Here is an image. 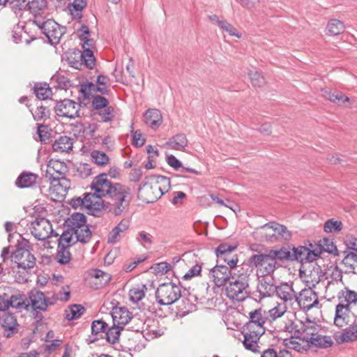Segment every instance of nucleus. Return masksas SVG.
<instances>
[{
    "mask_svg": "<svg viewBox=\"0 0 357 357\" xmlns=\"http://www.w3.org/2000/svg\"><path fill=\"white\" fill-rule=\"evenodd\" d=\"M93 192L83 197L84 208L89 215L99 216L103 209L114 216L126 213L132 200L131 188L121 183L113 182L105 174L95 176L91 183Z\"/></svg>",
    "mask_w": 357,
    "mask_h": 357,
    "instance_id": "f257e3e1",
    "label": "nucleus"
},
{
    "mask_svg": "<svg viewBox=\"0 0 357 357\" xmlns=\"http://www.w3.org/2000/svg\"><path fill=\"white\" fill-rule=\"evenodd\" d=\"M319 326L308 318L305 321L297 320L286 326L287 331L294 335L303 342L309 343L310 341L319 332Z\"/></svg>",
    "mask_w": 357,
    "mask_h": 357,
    "instance_id": "f03ea898",
    "label": "nucleus"
},
{
    "mask_svg": "<svg viewBox=\"0 0 357 357\" xmlns=\"http://www.w3.org/2000/svg\"><path fill=\"white\" fill-rule=\"evenodd\" d=\"M33 22L42 31L52 45L59 44L61 38L66 33L64 26H61L51 19L45 20V18H38L36 20H33Z\"/></svg>",
    "mask_w": 357,
    "mask_h": 357,
    "instance_id": "7ed1b4c3",
    "label": "nucleus"
},
{
    "mask_svg": "<svg viewBox=\"0 0 357 357\" xmlns=\"http://www.w3.org/2000/svg\"><path fill=\"white\" fill-rule=\"evenodd\" d=\"M248 261L250 265L257 268L263 275H272L275 271L279 268L278 262L274 259L268 250L265 253L254 254L251 255Z\"/></svg>",
    "mask_w": 357,
    "mask_h": 357,
    "instance_id": "20e7f679",
    "label": "nucleus"
},
{
    "mask_svg": "<svg viewBox=\"0 0 357 357\" xmlns=\"http://www.w3.org/2000/svg\"><path fill=\"white\" fill-rule=\"evenodd\" d=\"M265 333V327L247 322L242 328L244 339L243 344L245 348L254 353L259 352L258 342Z\"/></svg>",
    "mask_w": 357,
    "mask_h": 357,
    "instance_id": "39448f33",
    "label": "nucleus"
},
{
    "mask_svg": "<svg viewBox=\"0 0 357 357\" xmlns=\"http://www.w3.org/2000/svg\"><path fill=\"white\" fill-rule=\"evenodd\" d=\"M93 116H98L102 123L112 121L116 116L114 107L109 105V100L100 95H95L91 101Z\"/></svg>",
    "mask_w": 357,
    "mask_h": 357,
    "instance_id": "423d86ee",
    "label": "nucleus"
},
{
    "mask_svg": "<svg viewBox=\"0 0 357 357\" xmlns=\"http://www.w3.org/2000/svg\"><path fill=\"white\" fill-rule=\"evenodd\" d=\"M181 297V288L173 282L159 285L155 291V298L160 305H169Z\"/></svg>",
    "mask_w": 357,
    "mask_h": 357,
    "instance_id": "0eeeda50",
    "label": "nucleus"
},
{
    "mask_svg": "<svg viewBox=\"0 0 357 357\" xmlns=\"http://www.w3.org/2000/svg\"><path fill=\"white\" fill-rule=\"evenodd\" d=\"M291 261H297L301 264L313 262L320 257V251L314 248L313 243L307 245L295 247L291 245Z\"/></svg>",
    "mask_w": 357,
    "mask_h": 357,
    "instance_id": "6e6552de",
    "label": "nucleus"
},
{
    "mask_svg": "<svg viewBox=\"0 0 357 357\" xmlns=\"http://www.w3.org/2000/svg\"><path fill=\"white\" fill-rule=\"evenodd\" d=\"M236 249V246L227 243H220L215 248V253L217 257V264L228 265L230 268H236L238 258L237 255H233L232 252Z\"/></svg>",
    "mask_w": 357,
    "mask_h": 357,
    "instance_id": "1a4fd4ad",
    "label": "nucleus"
},
{
    "mask_svg": "<svg viewBox=\"0 0 357 357\" xmlns=\"http://www.w3.org/2000/svg\"><path fill=\"white\" fill-rule=\"evenodd\" d=\"M31 233L38 241H45L50 234L58 236L59 234L54 233L52 225L46 218H36L31 223Z\"/></svg>",
    "mask_w": 357,
    "mask_h": 357,
    "instance_id": "9d476101",
    "label": "nucleus"
},
{
    "mask_svg": "<svg viewBox=\"0 0 357 357\" xmlns=\"http://www.w3.org/2000/svg\"><path fill=\"white\" fill-rule=\"evenodd\" d=\"M160 190L159 185L143 182L137 188V198L147 204L154 203L163 195Z\"/></svg>",
    "mask_w": 357,
    "mask_h": 357,
    "instance_id": "9b49d317",
    "label": "nucleus"
},
{
    "mask_svg": "<svg viewBox=\"0 0 357 357\" xmlns=\"http://www.w3.org/2000/svg\"><path fill=\"white\" fill-rule=\"evenodd\" d=\"M80 105L70 99H64L56 101L54 112L60 117H66L70 119L79 116Z\"/></svg>",
    "mask_w": 357,
    "mask_h": 357,
    "instance_id": "f8f14e48",
    "label": "nucleus"
},
{
    "mask_svg": "<svg viewBox=\"0 0 357 357\" xmlns=\"http://www.w3.org/2000/svg\"><path fill=\"white\" fill-rule=\"evenodd\" d=\"M232 269L223 264H217L215 266L211 268L209 274L213 278L215 286L222 287L225 285L231 279Z\"/></svg>",
    "mask_w": 357,
    "mask_h": 357,
    "instance_id": "ddd939ff",
    "label": "nucleus"
},
{
    "mask_svg": "<svg viewBox=\"0 0 357 357\" xmlns=\"http://www.w3.org/2000/svg\"><path fill=\"white\" fill-rule=\"evenodd\" d=\"M248 286L243 285L238 280L231 279L226 287V293L230 299L243 301L248 296Z\"/></svg>",
    "mask_w": 357,
    "mask_h": 357,
    "instance_id": "4468645a",
    "label": "nucleus"
},
{
    "mask_svg": "<svg viewBox=\"0 0 357 357\" xmlns=\"http://www.w3.org/2000/svg\"><path fill=\"white\" fill-rule=\"evenodd\" d=\"M296 301L301 307L307 310L316 307L319 304L318 295L312 288L303 289L299 296L296 295Z\"/></svg>",
    "mask_w": 357,
    "mask_h": 357,
    "instance_id": "2eb2a0df",
    "label": "nucleus"
},
{
    "mask_svg": "<svg viewBox=\"0 0 357 357\" xmlns=\"http://www.w3.org/2000/svg\"><path fill=\"white\" fill-rule=\"evenodd\" d=\"M0 324L4 329L3 336L7 339L10 338L19 331V324L13 313L8 312L2 313Z\"/></svg>",
    "mask_w": 357,
    "mask_h": 357,
    "instance_id": "dca6fc26",
    "label": "nucleus"
},
{
    "mask_svg": "<svg viewBox=\"0 0 357 357\" xmlns=\"http://www.w3.org/2000/svg\"><path fill=\"white\" fill-rule=\"evenodd\" d=\"M68 167L65 162L59 160H50L47 164L45 176L52 181V184L56 180L66 176Z\"/></svg>",
    "mask_w": 357,
    "mask_h": 357,
    "instance_id": "f3484780",
    "label": "nucleus"
},
{
    "mask_svg": "<svg viewBox=\"0 0 357 357\" xmlns=\"http://www.w3.org/2000/svg\"><path fill=\"white\" fill-rule=\"evenodd\" d=\"M15 250L11 255L12 261L17 265V267H26L33 268L36 266V258L31 252Z\"/></svg>",
    "mask_w": 357,
    "mask_h": 357,
    "instance_id": "a211bd4d",
    "label": "nucleus"
},
{
    "mask_svg": "<svg viewBox=\"0 0 357 357\" xmlns=\"http://www.w3.org/2000/svg\"><path fill=\"white\" fill-rule=\"evenodd\" d=\"M131 312L126 307H113L111 312L114 325L122 326L129 324L135 317H131Z\"/></svg>",
    "mask_w": 357,
    "mask_h": 357,
    "instance_id": "6ab92c4d",
    "label": "nucleus"
},
{
    "mask_svg": "<svg viewBox=\"0 0 357 357\" xmlns=\"http://www.w3.org/2000/svg\"><path fill=\"white\" fill-rule=\"evenodd\" d=\"M268 276L262 275L257 286V291L262 298L272 296L277 291L278 285L274 283L273 275Z\"/></svg>",
    "mask_w": 357,
    "mask_h": 357,
    "instance_id": "aec40b11",
    "label": "nucleus"
},
{
    "mask_svg": "<svg viewBox=\"0 0 357 357\" xmlns=\"http://www.w3.org/2000/svg\"><path fill=\"white\" fill-rule=\"evenodd\" d=\"M39 180L38 174L24 171L17 176L15 185L19 188H33L39 183Z\"/></svg>",
    "mask_w": 357,
    "mask_h": 357,
    "instance_id": "412c9836",
    "label": "nucleus"
},
{
    "mask_svg": "<svg viewBox=\"0 0 357 357\" xmlns=\"http://www.w3.org/2000/svg\"><path fill=\"white\" fill-rule=\"evenodd\" d=\"M276 294L284 304L292 305L296 301V294L291 285L287 282L282 283L277 287Z\"/></svg>",
    "mask_w": 357,
    "mask_h": 357,
    "instance_id": "4be33fe9",
    "label": "nucleus"
},
{
    "mask_svg": "<svg viewBox=\"0 0 357 357\" xmlns=\"http://www.w3.org/2000/svg\"><path fill=\"white\" fill-rule=\"evenodd\" d=\"M273 224L274 222H269L257 229L255 234L257 238L260 241L268 243L276 242V238L274 237Z\"/></svg>",
    "mask_w": 357,
    "mask_h": 357,
    "instance_id": "5701e85b",
    "label": "nucleus"
},
{
    "mask_svg": "<svg viewBox=\"0 0 357 357\" xmlns=\"http://www.w3.org/2000/svg\"><path fill=\"white\" fill-rule=\"evenodd\" d=\"M291 245H286L278 248L270 249L268 251L280 267L283 262L291 261Z\"/></svg>",
    "mask_w": 357,
    "mask_h": 357,
    "instance_id": "b1692460",
    "label": "nucleus"
},
{
    "mask_svg": "<svg viewBox=\"0 0 357 357\" xmlns=\"http://www.w3.org/2000/svg\"><path fill=\"white\" fill-rule=\"evenodd\" d=\"M188 145V140L184 133H178L172 137L164 146L172 150L183 151Z\"/></svg>",
    "mask_w": 357,
    "mask_h": 357,
    "instance_id": "393cba45",
    "label": "nucleus"
},
{
    "mask_svg": "<svg viewBox=\"0 0 357 357\" xmlns=\"http://www.w3.org/2000/svg\"><path fill=\"white\" fill-rule=\"evenodd\" d=\"M29 298L34 310H47L46 296L45 294L36 289L29 293Z\"/></svg>",
    "mask_w": 357,
    "mask_h": 357,
    "instance_id": "a878e982",
    "label": "nucleus"
},
{
    "mask_svg": "<svg viewBox=\"0 0 357 357\" xmlns=\"http://www.w3.org/2000/svg\"><path fill=\"white\" fill-rule=\"evenodd\" d=\"M322 96L330 101L337 105H344L345 102H349L350 99L344 93L340 91L332 89H321Z\"/></svg>",
    "mask_w": 357,
    "mask_h": 357,
    "instance_id": "bb28decb",
    "label": "nucleus"
},
{
    "mask_svg": "<svg viewBox=\"0 0 357 357\" xmlns=\"http://www.w3.org/2000/svg\"><path fill=\"white\" fill-rule=\"evenodd\" d=\"M73 147V139L63 135L59 137L52 144V149L55 152L69 153Z\"/></svg>",
    "mask_w": 357,
    "mask_h": 357,
    "instance_id": "cd10ccee",
    "label": "nucleus"
},
{
    "mask_svg": "<svg viewBox=\"0 0 357 357\" xmlns=\"http://www.w3.org/2000/svg\"><path fill=\"white\" fill-rule=\"evenodd\" d=\"M28 10L33 14L34 19L45 18L43 15L47 8V0H32L28 1Z\"/></svg>",
    "mask_w": 357,
    "mask_h": 357,
    "instance_id": "c85d7f7f",
    "label": "nucleus"
},
{
    "mask_svg": "<svg viewBox=\"0 0 357 357\" xmlns=\"http://www.w3.org/2000/svg\"><path fill=\"white\" fill-rule=\"evenodd\" d=\"M145 123L151 128L155 129L162 122L160 111L157 109H149L144 114Z\"/></svg>",
    "mask_w": 357,
    "mask_h": 357,
    "instance_id": "c756f323",
    "label": "nucleus"
},
{
    "mask_svg": "<svg viewBox=\"0 0 357 357\" xmlns=\"http://www.w3.org/2000/svg\"><path fill=\"white\" fill-rule=\"evenodd\" d=\"M107 328V324L102 319H98L92 321L91 334L97 337L93 339L88 338L86 340L88 341V344L93 343L97 341L99 338H103Z\"/></svg>",
    "mask_w": 357,
    "mask_h": 357,
    "instance_id": "7c9ffc66",
    "label": "nucleus"
},
{
    "mask_svg": "<svg viewBox=\"0 0 357 357\" xmlns=\"http://www.w3.org/2000/svg\"><path fill=\"white\" fill-rule=\"evenodd\" d=\"M313 246L314 250L320 251V255L324 252L333 254L335 256L339 255L336 245L334 244L333 240L328 238L320 239L319 243H314Z\"/></svg>",
    "mask_w": 357,
    "mask_h": 357,
    "instance_id": "2f4dec72",
    "label": "nucleus"
},
{
    "mask_svg": "<svg viewBox=\"0 0 357 357\" xmlns=\"http://www.w3.org/2000/svg\"><path fill=\"white\" fill-rule=\"evenodd\" d=\"M252 267L248 261V264H243L236 273H232L231 279H237L243 285L249 286L250 276L252 272Z\"/></svg>",
    "mask_w": 357,
    "mask_h": 357,
    "instance_id": "473e14b6",
    "label": "nucleus"
},
{
    "mask_svg": "<svg viewBox=\"0 0 357 357\" xmlns=\"http://www.w3.org/2000/svg\"><path fill=\"white\" fill-rule=\"evenodd\" d=\"M349 307L344 306V303H339L335 308L334 324L338 327H343L348 324V314Z\"/></svg>",
    "mask_w": 357,
    "mask_h": 357,
    "instance_id": "72a5a7b5",
    "label": "nucleus"
},
{
    "mask_svg": "<svg viewBox=\"0 0 357 357\" xmlns=\"http://www.w3.org/2000/svg\"><path fill=\"white\" fill-rule=\"evenodd\" d=\"M13 39L15 43L24 42L26 45H29L31 41L36 39L33 35L30 36L27 31L26 26L17 27L13 31Z\"/></svg>",
    "mask_w": 357,
    "mask_h": 357,
    "instance_id": "f704fd0d",
    "label": "nucleus"
},
{
    "mask_svg": "<svg viewBox=\"0 0 357 357\" xmlns=\"http://www.w3.org/2000/svg\"><path fill=\"white\" fill-rule=\"evenodd\" d=\"M130 227V221L128 219H123L120 222L112 229L110 231L108 242L110 243H116L119 241L121 234L126 231Z\"/></svg>",
    "mask_w": 357,
    "mask_h": 357,
    "instance_id": "c9c22d12",
    "label": "nucleus"
},
{
    "mask_svg": "<svg viewBox=\"0 0 357 357\" xmlns=\"http://www.w3.org/2000/svg\"><path fill=\"white\" fill-rule=\"evenodd\" d=\"M297 337H294V335L291 334L290 338H285L283 340V345L286 347L284 349H294L299 353H303L304 351H308L310 349V345L307 342H305V344H301L296 340Z\"/></svg>",
    "mask_w": 357,
    "mask_h": 357,
    "instance_id": "e433bc0d",
    "label": "nucleus"
},
{
    "mask_svg": "<svg viewBox=\"0 0 357 357\" xmlns=\"http://www.w3.org/2000/svg\"><path fill=\"white\" fill-rule=\"evenodd\" d=\"M356 340H357V317L352 324L343 330L340 337V342H349Z\"/></svg>",
    "mask_w": 357,
    "mask_h": 357,
    "instance_id": "4c0bfd02",
    "label": "nucleus"
},
{
    "mask_svg": "<svg viewBox=\"0 0 357 357\" xmlns=\"http://www.w3.org/2000/svg\"><path fill=\"white\" fill-rule=\"evenodd\" d=\"M308 344L310 345V348L311 347H316L318 348L326 349L333 346V341L331 336L321 335L318 333Z\"/></svg>",
    "mask_w": 357,
    "mask_h": 357,
    "instance_id": "58836bf2",
    "label": "nucleus"
},
{
    "mask_svg": "<svg viewBox=\"0 0 357 357\" xmlns=\"http://www.w3.org/2000/svg\"><path fill=\"white\" fill-rule=\"evenodd\" d=\"M338 299L340 303H344V306L349 307L351 304L357 303V293L345 287L339 292Z\"/></svg>",
    "mask_w": 357,
    "mask_h": 357,
    "instance_id": "ea45409f",
    "label": "nucleus"
},
{
    "mask_svg": "<svg viewBox=\"0 0 357 357\" xmlns=\"http://www.w3.org/2000/svg\"><path fill=\"white\" fill-rule=\"evenodd\" d=\"M86 222V216L81 213H74L66 221L68 226L73 231L84 227Z\"/></svg>",
    "mask_w": 357,
    "mask_h": 357,
    "instance_id": "a19ab883",
    "label": "nucleus"
},
{
    "mask_svg": "<svg viewBox=\"0 0 357 357\" xmlns=\"http://www.w3.org/2000/svg\"><path fill=\"white\" fill-rule=\"evenodd\" d=\"M66 61L71 67L75 69H81L83 65L82 52L77 49L71 50L68 52Z\"/></svg>",
    "mask_w": 357,
    "mask_h": 357,
    "instance_id": "79ce46f5",
    "label": "nucleus"
},
{
    "mask_svg": "<svg viewBox=\"0 0 357 357\" xmlns=\"http://www.w3.org/2000/svg\"><path fill=\"white\" fill-rule=\"evenodd\" d=\"M326 30L328 35L337 36L344 31L345 26L342 21L337 19H331L328 22Z\"/></svg>",
    "mask_w": 357,
    "mask_h": 357,
    "instance_id": "37998d69",
    "label": "nucleus"
},
{
    "mask_svg": "<svg viewBox=\"0 0 357 357\" xmlns=\"http://www.w3.org/2000/svg\"><path fill=\"white\" fill-rule=\"evenodd\" d=\"M274 237L276 238V242L284 240L289 241L291 238V233L287 228L281 224L274 222L273 224Z\"/></svg>",
    "mask_w": 357,
    "mask_h": 357,
    "instance_id": "c03bdc74",
    "label": "nucleus"
},
{
    "mask_svg": "<svg viewBox=\"0 0 357 357\" xmlns=\"http://www.w3.org/2000/svg\"><path fill=\"white\" fill-rule=\"evenodd\" d=\"M10 307L17 310L27 309L29 301L22 294L12 295L10 298Z\"/></svg>",
    "mask_w": 357,
    "mask_h": 357,
    "instance_id": "a18cd8bd",
    "label": "nucleus"
},
{
    "mask_svg": "<svg viewBox=\"0 0 357 357\" xmlns=\"http://www.w3.org/2000/svg\"><path fill=\"white\" fill-rule=\"evenodd\" d=\"M31 269V268H26V267H17V265L16 268L13 267V273L15 281L20 284L26 282L29 278Z\"/></svg>",
    "mask_w": 357,
    "mask_h": 357,
    "instance_id": "49530a36",
    "label": "nucleus"
},
{
    "mask_svg": "<svg viewBox=\"0 0 357 357\" xmlns=\"http://www.w3.org/2000/svg\"><path fill=\"white\" fill-rule=\"evenodd\" d=\"M344 257L342 261V263L347 268H349V271L354 273V270L357 266V253L349 250L344 251Z\"/></svg>",
    "mask_w": 357,
    "mask_h": 357,
    "instance_id": "de8ad7c7",
    "label": "nucleus"
},
{
    "mask_svg": "<svg viewBox=\"0 0 357 357\" xmlns=\"http://www.w3.org/2000/svg\"><path fill=\"white\" fill-rule=\"evenodd\" d=\"M146 290L147 287L145 284L137 285L132 288L129 291L130 300L134 303H138L145 296Z\"/></svg>",
    "mask_w": 357,
    "mask_h": 357,
    "instance_id": "09e8293b",
    "label": "nucleus"
},
{
    "mask_svg": "<svg viewBox=\"0 0 357 357\" xmlns=\"http://www.w3.org/2000/svg\"><path fill=\"white\" fill-rule=\"evenodd\" d=\"M33 91L36 97L40 100H47L52 96V90L46 83H36Z\"/></svg>",
    "mask_w": 357,
    "mask_h": 357,
    "instance_id": "8fccbe9b",
    "label": "nucleus"
},
{
    "mask_svg": "<svg viewBox=\"0 0 357 357\" xmlns=\"http://www.w3.org/2000/svg\"><path fill=\"white\" fill-rule=\"evenodd\" d=\"M85 312V308L80 304H73L66 310V318L68 320H74L79 318Z\"/></svg>",
    "mask_w": 357,
    "mask_h": 357,
    "instance_id": "3c124183",
    "label": "nucleus"
},
{
    "mask_svg": "<svg viewBox=\"0 0 357 357\" xmlns=\"http://www.w3.org/2000/svg\"><path fill=\"white\" fill-rule=\"evenodd\" d=\"M122 329V326H118L114 324L111 328H107L104 337L109 343L115 344L119 341L120 332Z\"/></svg>",
    "mask_w": 357,
    "mask_h": 357,
    "instance_id": "603ef678",
    "label": "nucleus"
},
{
    "mask_svg": "<svg viewBox=\"0 0 357 357\" xmlns=\"http://www.w3.org/2000/svg\"><path fill=\"white\" fill-rule=\"evenodd\" d=\"M266 321V318L262 315V310L261 308L249 312V321L248 322L259 326H264Z\"/></svg>",
    "mask_w": 357,
    "mask_h": 357,
    "instance_id": "864d4df0",
    "label": "nucleus"
},
{
    "mask_svg": "<svg viewBox=\"0 0 357 357\" xmlns=\"http://www.w3.org/2000/svg\"><path fill=\"white\" fill-rule=\"evenodd\" d=\"M260 357H293L287 349H280L278 352L274 348H268L261 352Z\"/></svg>",
    "mask_w": 357,
    "mask_h": 357,
    "instance_id": "5fc2aeb1",
    "label": "nucleus"
},
{
    "mask_svg": "<svg viewBox=\"0 0 357 357\" xmlns=\"http://www.w3.org/2000/svg\"><path fill=\"white\" fill-rule=\"evenodd\" d=\"M89 275L91 278L100 279V283L101 285H105L111 280V275L100 269H91L89 271Z\"/></svg>",
    "mask_w": 357,
    "mask_h": 357,
    "instance_id": "6e6d98bb",
    "label": "nucleus"
},
{
    "mask_svg": "<svg viewBox=\"0 0 357 357\" xmlns=\"http://www.w3.org/2000/svg\"><path fill=\"white\" fill-rule=\"evenodd\" d=\"M52 82L55 84V87L61 89H68L72 84L71 81L67 77L62 75H54L52 77Z\"/></svg>",
    "mask_w": 357,
    "mask_h": 357,
    "instance_id": "4d7b16f0",
    "label": "nucleus"
},
{
    "mask_svg": "<svg viewBox=\"0 0 357 357\" xmlns=\"http://www.w3.org/2000/svg\"><path fill=\"white\" fill-rule=\"evenodd\" d=\"M32 113L33 117L35 121H40L43 120H45L49 119L50 116V109L43 105L38 106L36 110L33 112L31 109H30Z\"/></svg>",
    "mask_w": 357,
    "mask_h": 357,
    "instance_id": "13d9d810",
    "label": "nucleus"
},
{
    "mask_svg": "<svg viewBox=\"0 0 357 357\" xmlns=\"http://www.w3.org/2000/svg\"><path fill=\"white\" fill-rule=\"evenodd\" d=\"M56 259L61 264H68L71 259V254L68 248L64 247V245L58 246Z\"/></svg>",
    "mask_w": 357,
    "mask_h": 357,
    "instance_id": "bf43d9fd",
    "label": "nucleus"
},
{
    "mask_svg": "<svg viewBox=\"0 0 357 357\" xmlns=\"http://www.w3.org/2000/svg\"><path fill=\"white\" fill-rule=\"evenodd\" d=\"M74 234L77 236V241L83 243L89 242L91 238V231L89 228L85 225L84 227L75 229Z\"/></svg>",
    "mask_w": 357,
    "mask_h": 357,
    "instance_id": "052dcab7",
    "label": "nucleus"
},
{
    "mask_svg": "<svg viewBox=\"0 0 357 357\" xmlns=\"http://www.w3.org/2000/svg\"><path fill=\"white\" fill-rule=\"evenodd\" d=\"M91 156L93 162L99 166H105L109 162L108 155L102 151L94 150Z\"/></svg>",
    "mask_w": 357,
    "mask_h": 357,
    "instance_id": "680f3d73",
    "label": "nucleus"
},
{
    "mask_svg": "<svg viewBox=\"0 0 357 357\" xmlns=\"http://www.w3.org/2000/svg\"><path fill=\"white\" fill-rule=\"evenodd\" d=\"M251 83L254 87H261L266 83L262 74L259 71H252L248 73Z\"/></svg>",
    "mask_w": 357,
    "mask_h": 357,
    "instance_id": "e2e57ef3",
    "label": "nucleus"
},
{
    "mask_svg": "<svg viewBox=\"0 0 357 357\" xmlns=\"http://www.w3.org/2000/svg\"><path fill=\"white\" fill-rule=\"evenodd\" d=\"M342 228V223L341 221L334 220L333 219L328 220L324 227L326 232L330 233L332 231H340Z\"/></svg>",
    "mask_w": 357,
    "mask_h": 357,
    "instance_id": "0e129e2a",
    "label": "nucleus"
},
{
    "mask_svg": "<svg viewBox=\"0 0 357 357\" xmlns=\"http://www.w3.org/2000/svg\"><path fill=\"white\" fill-rule=\"evenodd\" d=\"M74 231L70 229L64 231L60 236L58 240V246L61 247L64 245L66 248H68L70 245V241L72 240L73 234Z\"/></svg>",
    "mask_w": 357,
    "mask_h": 357,
    "instance_id": "69168bd1",
    "label": "nucleus"
},
{
    "mask_svg": "<svg viewBox=\"0 0 357 357\" xmlns=\"http://www.w3.org/2000/svg\"><path fill=\"white\" fill-rule=\"evenodd\" d=\"M83 55V63L89 68L92 69L96 64V59L94 57L93 53L89 49H85L82 52Z\"/></svg>",
    "mask_w": 357,
    "mask_h": 357,
    "instance_id": "338daca9",
    "label": "nucleus"
},
{
    "mask_svg": "<svg viewBox=\"0 0 357 357\" xmlns=\"http://www.w3.org/2000/svg\"><path fill=\"white\" fill-rule=\"evenodd\" d=\"M287 304L283 303H278L276 306L268 311L269 316L273 319L279 318L284 314V312L287 311Z\"/></svg>",
    "mask_w": 357,
    "mask_h": 357,
    "instance_id": "774afa93",
    "label": "nucleus"
}]
</instances>
